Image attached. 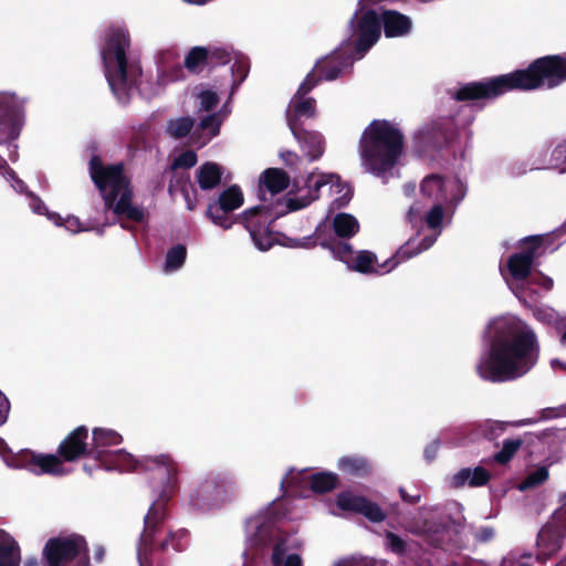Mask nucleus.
<instances>
[{"label":"nucleus","mask_w":566,"mask_h":566,"mask_svg":"<svg viewBox=\"0 0 566 566\" xmlns=\"http://www.w3.org/2000/svg\"><path fill=\"white\" fill-rule=\"evenodd\" d=\"M539 353V340L533 327L515 315H503L486 326L475 371L485 381H513L537 365Z\"/></svg>","instance_id":"obj_1"},{"label":"nucleus","mask_w":566,"mask_h":566,"mask_svg":"<svg viewBox=\"0 0 566 566\" xmlns=\"http://www.w3.org/2000/svg\"><path fill=\"white\" fill-rule=\"evenodd\" d=\"M467 190L465 184L454 176L433 174L424 177L420 191L432 206L424 210L421 203L416 202L409 208L407 219L416 235L398 249L399 258L411 259L432 247L443 227L451 223Z\"/></svg>","instance_id":"obj_2"},{"label":"nucleus","mask_w":566,"mask_h":566,"mask_svg":"<svg viewBox=\"0 0 566 566\" xmlns=\"http://www.w3.org/2000/svg\"><path fill=\"white\" fill-rule=\"evenodd\" d=\"M142 465L150 472L149 485L156 496L144 518V531L137 549L140 566H146L147 553L156 547L163 552H181L187 546L188 532L165 524L166 503L178 484V463L169 454L145 457Z\"/></svg>","instance_id":"obj_3"},{"label":"nucleus","mask_w":566,"mask_h":566,"mask_svg":"<svg viewBox=\"0 0 566 566\" xmlns=\"http://www.w3.org/2000/svg\"><path fill=\"white\" fill-rule=\"evenodd\" d=\"M566 81V56L547 55L516 70L485 81L468 83L454 93L457 101L490 99L511 91L554 88Z\"/></svg>","instance_id":"obj_4"},{"label":"nucleus","mask_w":566,"mask_h":566,"mask_svg":"<svg viewBox=\"0 0 566 566\" xmlns=\"http://www.w3.org/2000/svg\"><path fill=\"white\" fill-rule=\"evenodd\" d=\"M277 507L279 503L274 501L247 520L242 556L245 560H252L271 551L272 566H303L304 543L296 534L281 530L279 524L283 515L277 513Z\"/></svg>","instance_id":"obj_5"},{"label":"nucleus","mask_w":566,"mask_h":566,"mask_svg":"<svg viewBox=\"0 0 566 566\" xmlns=\"http://www.w3.org/2000/svg\"><path fill=\"white\" fill-rule=\"evenodd\" d=\"M405 137L399 125L387 119H374L364 129L358 154L361 168L387 182L398 177L397 165L403 154Z\"/></svg>","instance_id":"obj_6"},{"label":"nucleus","mask_w":566,"mask_h":566,"mask_svg":"<svg viewBox=\"0 0 566 566\" xmlns=\"http://www.w3.org/2000/svg\"><path fill=\"white\" fill-rule=\"evenodd\" d=\"M90 175L109 210L136 222L144 221L146 212L133 205L130 181L122 164L104 165L97 156H93L90 160Z\"/></svg>","instance_id":"obj_7"},{"label":"nucleus","mask_w":566,"mask_h":566,"mask_svg":"<svg viewBox=\"0 0 566 566\" xmlns=\"http://www.w3.org/2000/svg\"><path fill=\"white\" fill-rule=\"evenodd\" d=\"M128 38H104L101 56L109 88L119 103H127L134 91L139 69L130 59Z\"/></svg>","instance_id":"obj_8"},{"label":"nucleus","mask_w":566,"mask_h":566,"mask_svg":"<svg viewBox=\"0 0 566 566\" xmlns=\"http://www.w3.org/2000/svg\"><path fill=\"white\" fill-rule=\"evenodd\" d=\"M378 38H346L329 55L317 61L312 81L319 76L325 81H334L346 74L356 60H360L376 44Z\"/></svg>","instance_id":"obj_9"},{"label":"nucleus","mask_w":566,"mask_h":566,"mask_svg":"<svg viewBox=\"0 0 566 566\" xmlns=\"http://www.w3.org/2000/svg\"><path fill=\"white\" fill-rule=\"evenodd\" d=\"M354 35H406L412 29L409 15L397 10L360 7L349 21Z\"/></svg>","instance_id":"obj_10"},{"label":"nucleus","mask_w":566,"mask_h":566,"mask_svg":"<svg viewBox=\"0 0 566 566\" xmlns=\"http://www.w3.org/2000/svg\"><path fill=\"white\" fill-rule=\"evenodd\" d=\"M306 197H290L286 199L287 211H296L308 206L317 199L323 190L331 197L332 208H342L352 199V190L348 184L340 180L335 174L321 171L311 172L305 180Z\"/></svg>","instance_id":"obj_11"},{"label":"nucleus","mask_w":566,"mask_h":566,"mask_svg":"<svg viewBox=\"0 0 566 566\" xmlns=\"http://www.w3.org/2000/svg\"><path fill=\"white\" fill-rule=\"evenodd\" d=\"M42 554L46 566H90L87 542L76 533L49 538Z\"/></svg>","instance_id":"obj_12"},{"label":"nucleus","mask_w":566,"mask_h":566,"mask_svg":"<svg viewBox=\"0 0 566 566\" xmlns=\"http://www.w3.org/2000/svg\"><path fill=\"white\" fill-rule=\"evenodd\" d=\"M321 247L329 250L333 256L346 264L349 270L360 273L385 274L394 270L400 262L407 260L399 258L397 251L392 258L378 264L377 258L373 252L366 250L354 251L348 242H338L336 239L323 240Z\"/></svg>","instance_id":"obj_13"},{"label":"nucleus","mask_w":566,"mask_h":566,"mask_svg":"<svg viewBox=\"0 0 566 566\" xmlns=\"http://www.w3.org/2000/svg\"><path fill=\"white\" fill-rule=\"evenodd\" d=\"M24 122V101L11 93H0V145L7 144L14 153L17 145L12 143L20 135ZM10 158H14L10 155Z\"/></svg>","instance_id":"obj_14"},{"label":"nucleus","mask_w":566,"mask_h":566,"mask_svg":"<svg viewBox=\"0 0 566 566\" xmlns=\"http://www.w3.org/2000/svg\"><path fill=\"white\" fill-rule=\"evenodd\" d=\"M190 504L200 512L220 509L230 500V490L219 476L210 475L200 480L189 495Z\"/></svg>","instance_id":"obj_15"},{"label":"nucleus","mask_w":566,"mask_h":566,"mask_svg":"<svg viewBox=\"0 0 566 566\" xmlns=\"http://www.w3.org/2000/svg\"><path fill=\"white\" fill-rule=\"evenodd\" d=\"M273 220V213L260 206L245 210L241 216V221L254 247L262 252L270 250L277 242L276 234L271 230Z\"/></svg>","instance_id":"obj_16"},{"label":"nucleus","mask_w":566,"mask_h":566,"mask_svg":"<svg viewBox=\"0 0 566 566\" xmlns=\"http://www.w3.org/2000/svg\"><path fill=\"white\" fill-rule=\"evenodd\" d=\"M539 241L538 237L525 239L526 249L512 254L507 259L506 265L500 268L503 279L515 295H518L517 284L524 282L531 273Z\"/></svg>","instance_id":"obj_17"},{"label":"nucleus","mask_w":566,"mask_h":566,"mask_svg":"<svg viewBox=\"0 0 566 566\" xmlns=\"http://www.w3.org/2000/svg\"><path fill=\"white\" fill-rule=\"evenodd\" d=\"M8 465L24 469L36 475H65L69 473V471L63 467L62 461L56 455L35 454L29 451L15 457L11 462H8Z\"/></svg>","instance_id":"obj_18"},{"label":"nucleus","mask_w":566,"mask_h":566,"mask_svg":"<svg viewBox=\"0 0 566 566\" xmlns=\"http://www.w3.org/2000/svg\"><path fill=\"white\" fill-rule=\"evenodd\" d=\"M316 84V81H312V75H307L295 95L291 98L286 111V119L290 128L291 122L297 125V127H301L303 119L315 116V99L306 97V94L313 90Z\"/></svg>","instance_id":"obj_19"},{"label":"nucleus","mask_w":566,"mask_h":566,"mask_svg":"<svg viewBox=\"0 0 566 566\" xmlns=\"http://www.w3.org/2000/svg\"><path fill=\"white\" fill-rule=\"evenodd\" d=\"M336 503L340 510L361 514L371 523H381L387 518L386 511L378 503L350 491L339 493Z\"/></svg>","instance_id":"obj_20"},{"label":"nucleus","mask_w":566,"mask_h":566,"mask_svg":"<svg viewBox=\"0 0 566 566\" xmlns=\"http://www.w3.org/2000/svg\"><path fill=\"white\" fill-rule=\"evenodd\" d=\"M228 62H230V54L226 50L218 48L195 46L185 57L186 69L193 74L201 73L208 66L226 64Z\"/></svg>","instance_id":"obj_21"},{"label":"nucleus","mask_w":566,"mask_h":566,"mask_svg":"<svg viewBox=\"0 0 566 566\" xmlns=\"http://www.w3.org/2000/svg\"><path fill=\"white\" fill-rule=\"evenodd\" d=\"M307 470L295 472L293 469L281 480V486H290L292 484L301 483L308 480L311 489L317 493L332 491L338 483V476L333 472H319L312 474L310 478L305 476Z\"/></svg>","instance_id":"obj_22"},{"label":"nucleus","mask_w":566,"mask_h":566,"mask_svg":"<svg viewBox=\"0 0 566 566\" xmlns=\"http://www.w3.org/2000/svg\"><path fill=\"white\" fill-rule=\"evenodd\" d=\"M326 227L327 226L324 224L316 229L315 234L319 245L323 240L329 241L336 239L338 242H346L344 239H349L359 231V223L357 219L354 216L345 212L336 213L333 217L332 227L334 233L328 238H326L324 234Z\"/></svg>","instance_id":"obj_23"},{"label":"nucleus","mask_w":566,"mask_h":566,"mask_svg":"<svg viewBox=\"0 0 566 566\" xmlns=\"http://www.w3.org/2000/svg\"><path fill=\"white\" fill-rule=\"evenodd\" d=\"M87 439V429L84 426L75 428L61 442L59 453L65 461H75L83 455L90 457Z\"/></svg>","instance_id":"obj_24"},{"label":"nucleus","mask_w":566,"mask_h":566,"mask_svg":"<svg viewBox=\"0 0 566 566\" xmlns=\"http://www.w3.org/2000/svg\"><path fill=\"white\" fill-rule=\"evenodd\" d=\"M229 113L230 108L224 105L220 111L202 117L197 130L191 136L193 144L199 147L207 145L220 133L221 124Z\"/></svg>","instance_id":"obj_25"},{"label":"nucleus","mask_w":566,"mask_h":566,"mask_svg":"<svg viewBox=\"0 0 566 566\" xmlns=\"http://www.w3.org/2000/svg\"><path fill=\"white\" fill-rule=\"evenodd\" d=\"M547 450L544 452L547 465L559 462L566 453V432L563 430L544 431L535 437Z\"/></svg>","instance_id":"obj_26"},{"label":"nucleus","mask_w":566,"mask_h":566,"mask_svg":"<svg viewBox=\"0 0 566 566\" xmlns=\"http://www.w3.org/2000/svg\"><path fill=\"white\" fill-rule=\"evenodd\" d=\"M123 441L122 436L108 428H95L92 432V446L90 457L97 461H104L112 452L108 448L118 446Z\"/></svg>","instance_id":"obj_27"},{"label":"nucleus","mask_w":566,"mask_h":566,"mask_svg":"<svg viewBox=\"0 0 566 566\" xmlns=\"http://www.w3.org/2000/svg\"><path fill=\"white\" fill-rule=\"evenodd\" d=\"M291 132L300 143L303 155L310 160L318 159L324 153V139L317 132H307L291 122Z\"/></svg>","instance_id":"obj_28"},{"label":"nucleus","mask_w":566,"mask_h":566,"mask_svg":"<svg viewBox=\"0 0 566 566\" xmlns=\"http://www.w3.org/2000/svg\"><path fill=\"white\" fill-rule=\"evenodd\" d=\"M490 479V473L483 467L463 468L448 478V484L452 489L479 488L488 484Z\"/></svg>","instance_id":"obj_29"},{"label":"nucleus","mask_w":566,"mask_h":566,"mask_svg":"<svg viewBox=\"0 0 566 566\" xmlns=\"http://www.w3.org/2000/svg\"><path fill=\"white\" fill-rule=\"evenodd\" d=\"M446 526V521L440 515L439 506L421 507L418 518L415 521L411 532L415 534L429 535L438 533Z\"/></svg>","instance_id":"obj_30"},{"label":"nucleus","mask_w":566,"mask_h":566,"mask_svg":"<svg viewBox=\"0 0 566 566\" xmlns=\"http://www.w3.org/2000/svg\"><path fill=\"white\" fill-rule=\"evenodd\" d=\"M289 184L290 178L285 171L279 168H269L260 177L259 196L262 200L266 201V192L273 196L287 188Z\"/></svg>","instance_id":"obj_31"},{"label":"nucleus","mask_w":566,"mask_h":566,"mask_svg":"<svg viewBox=\"0 0 566 566\" xmlns=\"http://www.w3.org/2000/svg\"><path fill=\"white\" fill-rule=\"evenodd\" d=\"M224 168L213 161H207L196 171L197 182L202 190H211L218 187L222 180Z\"/></svg>","instance_id":"obj_32"},{"label":"nucleus","mask_w":566,"mask_h":566,"mask_svg":"<svg viewBox=\"0 0 566 566\" xmlns=\"http://www.w3.org/2000/svg\"><path fill=\"white\" fill-rule=\"evenodd\" d=\"M21 549L14 537L0 528V566H20Z\"/></svg>","instance_id":"obj_33"},{"label":"nucleus","mask_w":566,"mask_h":566,"mask_svg":"<svg viewBox=\"0 0 566 566\" xmlns=\"http://www.w3.org/2000/svg\"><path fill=\"white\" fill-rule=\"evenodd\" d=\"M338 470L352 476H364L370 472V463L369 461L361 455H345L338 459L337 462Z\"/></svg>","instance_id":"obj_34"},{"label":"nucleus","mask_w":566,"mask_h":566,"mask_svg":"<svg viewBox=\"0 0 566 566\" xmlns=\"http://www.w3.org/2000/svg\"><path fill=\"white\" fill-rule=\"evenodd\" d=\"M138 463L139 461L125 450L113 451L104 461H101L106 470H117L119 472L132 471L136 469Z\"/></svg>","instance_id":"obj_35"},{"label":"nucleus","mask_w":566,"mask_h":566,"mask_svg":"<svg viewBox=\"0 0 566 566\" xmlns=\"http://www.w3.org/2000/svg\"><path fill=\"white\" fill-rule=\"evenodd\" d=\"M441 137H443V133L442 123L440 120L426 123L413 134V139L420 147L437 144Z\"/></svg>","instance_id":"obj_36"},{"label":"nucleus","mask_w":566,"mask_h":566,"mask_svg":"<svg viewBox=\"0 0 566 566\" xmlns=\"http://www.w3.org/2000/svg\"><path fill=\"white\" fill-rule=\"evenodd\" d=\"M537 545L546 553H555L563 545V537L558 528L546 525L537 535Z\"/></svg>","instance_id":"obj_37"},{"label":"nucleus","mask_w":566,"mask_h":566,"mask_svg":"<svg viewBox=\"0 0 566 566\" xmlns=\"http://www.w3.org/2000/svg\"><path fill=\"white\" fill-rule=\"evenodd\" d=\"M186 258L187 249L184 244H176L175 247L170 248L165 256L163 272L165 274H172L179 271L184 266Z\"/></svg>","instance_id":"obj_38"},{"label":"nucleus","mask_w":566,"mask_h":566,"mask_svg":"<svg viewBox=\"0 0 566 566\" xmlns=\"http://www.w3.org/2000/svg\"><path fill=\"white\" fill-rule=\"evenodd\" d=\"M212 202L227 210L234 211L243 205L244 198L240 187L232 185L224 189L218 199Z\"/></svg>","instance_id":"obj_39"},{"label":"nucleus","mask_w":566,"mask_h":566,"mask_svg":"<svg viewBox=\"0 0 566 566\" xmlns=\"http://www.w3.org/2000/svg\"><path fill=\"white\" fill-rule=\"evenodd\" d=\"M537 168L556 169L559 172L566 171V139L556 144L549 157L542 160Z\"/></svg>","instance_id":"obj_40"},{"label":"nucleus","mask_w":566,"mask_h":566,"mask_svg":"<svg viewBox=\"0 0 566 566\" xmlns=\"http://www.w3.org/2000/svg\"><path fill=\"white\" fill-rule=\"evenodd\" d=\"M231 212L232 211L210 202L206 214L214 226L220 227L223 230H229L235 223V219L231 216Z\"/></svg>","instance_id":"obj_41"},{"label":"nucleus","mask_w":566,"mask_h":566,"mask_svg":"<svg viewBox=\"0 0 566 566\" xmlns=\"http://www.w3.org/2000/svg\"><path fill=\"white\" fill-rule=\"evenodd\" d=\"M548 467L549 465H547L545 462V464L538 465L535 469L528 471L524 480L518 484L517 489L521 492H524L546 482L549 478Z\"/></svg>","instance_id":"obj_42"},{"label":"nucleus","mask_w":566,"mask_h":566,"mask_svg":"<svg viewBox=\"0 0 566 566\" xmlns=\"http://www.w3.org/2000/svg\"><path fill=\"white\" fill-rule=\"evenodd\" d=\"M195 120L187 117H178L170 119L167 124V133L174 138H181L187 136L193 128Z\"/></svg>","instance_id":"obj_43"},{"label":"nucleus","mask_w":566,"mask_h":566,"mask_svg":"<svg viewBox=\"0 0 566 566\" xmlns=\"http://www.w3.org/2000/svg\"><path fill=\"white\" fill-rule=\"evenodd\" d=\"M522 446L523 440L520 438L505 439L502 449L494 454V461L500 464L510 462Z\"/></svg>","instance_id":"obj_44"},{"label":"nucleus","mask_w":566,"mask_h":566,"mask_svg":"<svg viewBox=\"0 0 566 566\" xmlns=\"http://www.w3.org/2000/svg\"><path fill=\"white\" fill-rule=\"evenodd\" d=\"M533 315L538 322L547 325H554L555 328L564 317L560 316L554 308L547 305L535 306L533 308Z\"/></svg>","instance_id":"obj_45"},{"label":"nucleus","mask_w":566,"mask_h":566,"mask_svg":"<svg viewBox=\"0 0 566 566\" xmlns=\"http://www.w3.org/2000/svg\"><path fill=\"white\" fill-rule=\"evenodd\" d=\"M249 61L243 55L235 56L234 63L231 67L232 75L234 77L232 90H235L247 77L249 73Z\"/></svg>","instance_id":"obj_46"},{"label":"nucleus","mask_w":566,"mask_h":566,"mask_svg":"<svg viewBox=\"0 0 566 566\" xmlns=\"http://www.w3.org/2000/svg\"><path fill=\"white\" fill-rule=\"evenodd\" d=\"M198 112H210L219 104L217 92L203 88L197 94Z\"/></svg>","instance_id":"obj_47"},{"label":"nucleus","mask_w":566,"mask_h":566,"mask_svg":"<svg viewBox=\"0 0 566 566\" xmlns=\"http://www.w3.org/2000/svg\"><path fill=\"white\" fill-rule=\"evenodd\" d=\"M29 207L36 214H44L54 224H60L61 216L49 211L44 202L34 193H29Z\"/></svg>","instance_id":"obj_48"},{"label":"nucleus","mask_w":566,"mask_h":566,"mask_svg":"<svg viewBox=\"0 0 566 566\" xmlns=\"http://www.w3.org/2000/svg\"><path fill=\"white\" fill-rule=\"evenodd\" d=\"M0 175L8 181H10L12 188L17 192H23L27 187L24 182L19 179L15 175V172L9 167L8 163L0 157Z\"/></svg>","instance_id":"obj_49"},{"label":"nucleus","mask_w":566,"mask_h":566,"mask_svg":"<svg viewBox=\"0 0 566 566\" xmlns=\"http://www.w3.org/2000/svg\"><path fill=\"white\" fill-rule=\"evenodd\" d=\"M500 566H533V557L530 554L512 552L503 557Z\"/></svg>","instance_id":"obj_50"},{"label":"nucleus","mask_w":566,"mask_h":566,"mask_svg":"<svg viewBox=\"0 0 566 566\" xmlns=\"http://www.w3.org/2000/svg\"><path fill=\"white\" fill-rule=\"evenodd\" d=\"M57 227H64L71 233H78L82 231H88L92 228L85 227L77 217L67 216L66 218H62L60 220V224Z\"/></svg>","instance_id":"obj_51"},{"label":"nucleus","mask_w":566,"mask_h":566,"mask_svg":"<svg viewBox=\"0 0 566 566\" xmlns=\"http://www.w3.org/2000/svg\"><path fill=\"white\" fill-rule=\"evenodd\" d=\"M197 154L193 150H186L174 159V168H191L197 164Z\"/></svg>","instance_id":"obj_52"},{"label":"nucleus","mask_w":566,"mask_h":566,"mask_svg":"<svg viewBox=\"0 0 566 566\" xmlns=\"http://www.w3.org/2000/svg\"><path fill=\"white\" fill-rule=\"evenodd\" d=\"M386 546L394 553L401 555L406 551L405 541L395 533L387 532L385 535Z\"/></svg>","instance_id":"obj_53"},{"label":"nucleus","mask_w":566,"mask_h":566,"mask_svg":"<svg viewBox=\"0 0 566 566\" xmlns=\"http://www.w3.org/2000/svg\"><path fill=\"white\" fill-rule=\"evenodd\" d=\"M495 528L490 525L479 526L473 532V537L479 543H489L495 538Z\"/></svg>","instance_id":"obj_54"},{"label":"nucleus","mask_w":566,"mask_h":566,"mask_svg":"<svg viewBox=\"0 0 566 566\" xmlns=\"http://www.w3.org/2000/svg\"><path fill=\"white\" fill-rule=\"evenodd\" d=\"M446 509L450 513L451 522L454 524H461V522L464 520L463 514H462V510H463L462 505L458 502L452 501V502L447 503Z\"/></svg>","instance_id":"obj_55"},{"label":"nucleus","mask_w":566,"mask_h":566,"mask_svg":"<svg viewBox=\"0 0 566 566\" xmlns=\"http://www.w3.org/2000/svg\"><path fill=\"white\" fill-rule=\"evenodd\" d=\"M440 446H441L440 440L434 439L426 447L423 454H424V458L427 461L431 462L437 458Z\"/></svg>","instance_id":"obj_56"},{"label":"nucleus","mask_w":566,"mask_h":566,"mask_svg":"<svg viewBox=\"0 0 566 566\" xmlns=\"http://www.w3.org/2000/svg\"><path fill=\"white\" fill-rule=\"evenodd\" d=\"M10 403L8 398L0 391V426H2L8 418Z\"/></svg>","instance_id":"obj_57"},{"label":"nucleus","mask_w":566,"mask_h":566,"mask_svg":"<svg viewBox=\"0 0 566 566\" xmlns=\"http://www.w3.org/2000/svg\"><path fill=\"white\" fill-rule=\"evenodd\" d=\"M280 157L283 160V163L290 167L295 166L300 161L298 156L294 151H291V150L281 151Z\"/></svg>","instance_id":"obj_58"},{"label":"nucleus","mask_w":566,"mask_h":566,"mask_svg":"<svg viewBox=\"0 0 566 566\" xmlns=\"http://www.w3.org/2000/svg\"><path fill=\"white\" fill-rule=\"evenodd\" d=\"M462 112L468 113V116L464 119L455 117L454 122H455L457 126H467V125H470L472 123V120H473V117L471 115V113H472V106L471 105H464L462 107Z\"/></svg>","instance_id":"obj_59"},{"label":"nucleus","mask_w":566,"mask_h":566,"mask_svg":"<svg viewBox=\"0 0 566 566\" xmlns=\"http://www.w3.org/2000/svg\"><path fill=\"white\" fill-rule=\"evenodd\" d=\"M399 494H400L401 499L406 503H409V504H416V503L420 502V500H421V494L420 493L410 495V494L407 493V491L403 488L399 489Z\"/></svg>","instance_id":"obj_60"},{"label":"nucleus","mask_w":566,"mask_h":566,"mask_svg":"<svg viewBox=\"0 0 566 566\" xmlns=\"http://www.w3.org/2000/svg\"><path fill=\"white\" fill-rule=\"evenodd\" d=\"M334 566H369L365 559H344L336 563Z\"/></svg>","instance_id":"obj_61"},{"label":"nucleus","mask_w":566,"mask_h":566,"mask_svg":"<svg viewBox=\"0 0 566 566\" xmlns=\"http://www.w3.org/2000/svg\"><path fill=\"white\" fill-rule=\"evenodd\" d=\"M559 334V342L562 345H566V317H563L556 327Z\"/></svg>","instance_id":"obj_62"},{"label":"nucleus","mask_w":566,"mask_h":566,"mask_svg":"<svg viewBox=\"0 0 566 566\" xmlns=\"http://www.w3.org/2000/svg\"><path fill=\"white\" fill-rule=\"evenodd\" d=\"M534 283L543 286L545 290H551L553 286V280L548 276H541L538 280H534Z\"/></svg>","instance_id":"obj_63"},{"label":"nucleus","mask_w":566,"mask_h":566,"mask_svg":"<svg viewBox=\"0 0 566 566\" xmlns=\"http://www.w3.org/2000/svg\"><path fill=\"white\" fill-rule=\"evenodd\" d=\"M549 364L553 370L566 371V363L558 358H553Z\"/></svg>","instance_id":"obj_64"}]
</instances>
